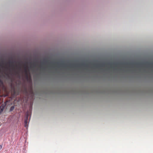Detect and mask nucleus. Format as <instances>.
Listing matches in <instances>:
<instances>
[{
    "mask_svg": "<svg viewBox=\"0 0 153 153\" xmlns=\"http://www.w3.org/2000/svg\"><path fill=\"white\" fill-rule=\"evenodd\" d=\"M27 67L26 66H25V75L26 78L27 79H28V75L27 74Z\"/></svg>",
    "mask_w": 153,
    "mask_h": 153,
    "instance_id": "nucleus-2",
    "label": "nucleus"
},
{
    "mask_svg": "<svg viewBox=\"0 0 153 153\" xmlns=\"http://www.w3.org/2000/svg\"><path fill=\"white\" fill-rule=\"evenodd\" d=\"M149 65H153V63H149Z\"/></svg>",
    "mask_w": 153,
    "mask_h": 153,
    "instance_id": "nucleus-15",
    "label": "nucleus"
},
{
    "mask_svg": "<svg viewBox=\"0 0 153 153\" xmlns=\"http://www.w3.org/2000/svg\"><path fill=\"white\" fill-rule=\"evenodd\" d=\"M3 82L1 79H0V85H3Z\"/></svg>",
    "mask_w": 153,
    "mask_h": 153,
    "instance_id": "nucleus-9",
    "label": "nucleus"
},
{
    "mask_svg": "<svg viewBox=\"0 0 153 153\" xmlns=\"http://www.w3.org/2000/svg\"><path fill=\"white\" fill-rule=\"evenodd\" d=\"M3 108L1 107H0V114L3 111Z\"/></svg>",
    "mask_w": 153,
    "mask_h": 153,
    "instance_id": "nucleus-8",
    "label": "nucleus"
},
{
    "mask_svg": "<svg viewBox=\"0 0 153 153\" xmlns=\"http://www.w3.org/2000/svg\"><path fill=\"white\" fill-rule=\"evenodd\" d=\"M41 68H42V65H41Z\"/></svg>",
    "mask_w": 153,
    "mask_h": 153,
    "instance_id": "nucleus-18",
    "label": "nucleus"
},
{
    "mask_svg": "<svg viewBox=\"0 0 153 153\" xmlns=\"http://www.w3.org/2000/svg\"><path fill=\"white\" fill-rule=\"evenodd\" d=\"M74 66H71V67H74Z\"/></svg>",
    "mask_w": 153,
    "mask_h": 153,
    "instance_id": "nucleus-19",
    "label": "nucleus"
},
{
    "mask_svg": "<svg viewBox=\"0 0 153 153\" xmlns=\"http://www.w3.org/2000/svg\"><path fill=\"white\" fill-rule=\"evenodd\" d=\"M105 66V65L104 64H102L100 65H94V66H95L97 68H100L101 67H104Z\"/></svg>",
    "mask_w": 153,
    "mask_h": 153,
    "instance_id": "nucleus-3",
    "label": "nucleus"
},
{
    "mask_svg": "<svg viewBox=\"0 0 153 153\" xmlns=\"http://www.w3.org/2000/svg\"><path fill=\"white\" fill-rule=\"evenodd\" d=\"M13 93H14V95L16 94V91H15V88H14Z\"/></svg>",
    "mask_w": 153,
    "mask_h": 153,
    "instance_id": "nucleus-11",
    "label": "nucleus"
},
{
    "mask_svg": "<svg viewBox=\"0 0 153 153\" xmlns=\"http://www.w3.org/2000/svg\"><path fill=\"white\" fill-rule=\"evenodd\" d=\"M28 116V114L27 112L26 113L24 121V123H25V127H27V119Z\"/></svg>",
    "mask_w": 153,
    "mask_h": 153,
    "instance_id": "nucleus-1",
    "label": "nucleus"
},
{
    "mask_svg": "<svg viewBox=\"0 0 153 153\" xmlns=\"http://www.w3.org/2000/svg\"><path fill=\"white\" fill-rule=\"evenodd\" d=\"M33 65L34 66V67H35L36 66V63L35 62H34L33 64Z\"/></svg>",
    "mask_w": 153,
    "mask_h": 153,
    "instance_id": "nucleus-13",
    "label": "nucleus"
},
{
    "mask_svg": "<svg viewBox=\"0 0 153 153\" xmlns=\"http://www.w3.org/2000/svg\"><path fill=\"white\" fill-rule=\"evenodd\" d=\"M13 63H14L13 62H12V61H10L9 62V63L10 64H11L12 65H10V66H12L13 67L14 66V65H13Z\"/></svg>",
    "mask_w": 153,
    "mask_h": 153,
    "instance_id": "nucleus-6",
    "label": "nucleus"
},
{
    "mask_svg": "<svg viewBox=\"0 0 153 153\" xmlns=\"http://www.w3.org/2000/svg\"><path fill=\"white\" fill-rule=\"evenodd\" d=\"M2 148V146L0 145V150Z\"/></svg>",
    "mask_w": 153,
    "mask_h": 153,
    "instance_id": "nucleus-14",
    "label": "nucleus"
},
{
    "mask_svg": "<svg viewBox=\"0 0 153 153\" xmlns=\"http://www.w3.org/2000/svg\"><path fill=\"white\" fill-rule=\"evenodd\" d=\"M48 60L45 61L44 60L43 62H42V64L45 65L46 63H48Z\"/></svg>",
    "mask_w": 153,
    "mask_h": 153,
    "instance_id": "nucleus-5",
    "label": "nucleus"
},
{
    "mask_svg": "<svg viewBox=\"0 0 153 153\" xmlns=\"http://www.w3.org/2000/svg\"><path fill=\"white\" fill-rule=\"evenodd\" d=\"M114 64L116 67H117L118 66V65H119L118 64Z\"/></svg>",
    "mask_w": 153,
    "mask_h": 153,
    "instance_id": "nucleus-12",
    "label": "nucleus"
},
{
    "mask_svg": "<svg viewBox=\"0 0 153 153\" xmlns=\"http://www.w3.org/2000/svg\"><path fill=\"white\" fill-rule=\"evenodd\" d=\"M81 66H84V67H88V65H87L85 64H83V63H82L81 64Z\"/></svg>",
    "mask_w": 153,
    "mask_h": 153,
    "instance_id": "nucleus-7",
    "label": "nucleus"
},
{
    "mask_svg": "<svg viewBox=\"0 0 153 153\" xmlns=\"http://www.w3.org/2000/svg\"><path fill=\"white\" fill-rule=\"evenodd\" d=\"M60 65H61V66L64 67L65 68H66L67 67V66L66 65H65V64H64V63H61Z\"/></svg>",
    "mask_w": 153,
    "mask_h": 153,
    "instance_id": "nucleus-4",
    "label": "nucleus"
},
{
    "mask_svg": "<svg viewBox=\"0 0 153 153\" xmlns=\"http://www.w3.org/2000/svg\"><path fill=\"white\" fill-rule=\"evenodd\" d=\"M112 64H110L111 67V68L112 67Z\"/></svg>",
    "mask_w": 153,
    "mask_h": 153,
    "instance_id": "nucleus-16",
    "label": "nucleus"
},
{
    "mask_svg": "<svg viewBox=\"0 0 153 153\" xmlns=\"http://www.w3.org/2000/svg\"><path fill=\"white\" fill-rule=\"evenodd\" d=\"M126 64V65H129V64L127 63V64Z\"/></svg>",
    "mask_w": 153,
    "mask_h": 153,
    "instance_id": "nucleus-17",
    "label": "nucleus"
},
{
    "mask_svg": "<svg viewBox=\"0 0 153 153\" xmlns=\"http://www.w3.org/2000/svg\"><path fill=\"white\" fill-rule=\"evenodd\" d=\"M14 109V107L13 106H12V107H11L10 108V111H12V110H13Z\"/></svg>",
    "mask_w": 153,
    "mask_h": 153,
    "instance_id": "nucleus-10",
    "label": "nucleus"
}]
</instances>
